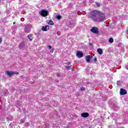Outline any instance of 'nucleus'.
I'll return each mask as SVG.
<instances>
[{
    "label": "nucleus",
    "instance_id": "f257e3e1",
    "mask_svg": "<svg viewBox=\"0 0 128 128\" xmlns=\"http://www.w3.org/2000/svg\"><path fill=\"white\" fill-rule=\"evenodd\" d=\"M105 18L104 14L102 11L94 10L92 11L89 14V18H90L93 22H104Z\"/></svg>",
    "mask_w": 128,
    "mask_h": 128
},
{
    "label": "nucleus",
    "instance_id": "f03ea898",
    "mask_svg": "<svg viewBox=\"0 0 128 128\" xmlns=\"http://www.w3.org/2000/svg\"><path fill=\"white\" fill-rule=\"evenodd\" d=\"M6 76H14V74H18V72H14L12 71H6L5 72Z\"/></svg>",
    "mask_w": 128,
    "mask_h": 128
},
{
    "label": "nucleus",
    "instance_id": "7ed1b4c3",
    "mask_svg": "<svg viewBox=\"0 0 128 128\" xmlns=\"http://www.w3.org/2000/svg\"><path fill=\"white\" fill-rule=\"evenodd\" d=\"M48 12L46 10H42L41 11L40 16H48Z\"/></svg>",
    "mask_w": 128,
    "mask_h": 128
},
{
    "label": "nucleus",
    "instance_id": "20e7f679",
    "mask_svg": "<svg viewBox=\"0 0 128 128\" xmlns=\"http://www.w3.org/2000/svg\"><path fill=\"white\" fill-rule=\"evenodd\" d=\"M90 32L94 34H98V29L96 27H93L90 30Z\"/></svg>",
    "mask_w": 128,
    "mask_h": 128
},
{
    "label": "nucleus",
    "instance_id": "39448f33",
    "mask_svg": "<svg viewBox=\"0 0 128 128\" xmlns=\"http://www.w3.org/2000/svg\"><path fill=\"white\" fill-rule=\"evenodd\" d=\"M76 56L78 58H82L84 56V53L81 51H77L76 52Z\"/></svg>",
    "mask_w": 128,
    "mask_h": 128
},
{
    "label": "nucleus",
    "instance_id": "423d86ee",
    "mask_svg": "<svg viewBox=\"0 0 128 128\" xmlns=\"http://www.w3.org/2000/svg\"><path fill=\"white\" fill-rule=\"evenodd\" d=\"M128 94V92L124 88H121L120 90V96H124V94Z\"/></svg>",
    "mask_w": 128,
    "mask_h": 128
},
{
    "label": "nucleus",
    "instance_id": "0eeeda50",
    "mask_svg": "<svg viewBox=\"0 0 128 128\" xmlns=\"http://www.w3.org/2000/svg\"><path fill=\"white\" fill-rule=\"evenodd\" d=\"M42 30L43 32H46L50 30V26L48 25L43 26L42 28Z\"/></svg>",
    "mask_w": 128,
    "mask_h": 128
},
{
    "label": "nucleus",
    "instance_id": "6e6552de",
    "mask_svg": "<svg viewBox=\"0 0 128 128\" xmlns=\"http://www.w3.org/2000/svg\"><path fill=\"white\" fill-rule=\"evenodd\" d=\"M85 58L86 60V62L88 64L90 63V56H86Z\"/></svg>",
    "mask_w": 128,
    "mask_h": 128
},
{
    "label": "nucleus",
    "instance_id": "1a4fd4ad",
    "mask_svg": "<svg viewBox=\"0 0 128 128\" xmlns=\"http://www.w3.org/2000/svg\"><path fill=\"white\" fill-rule=\"evenodd\" d=\"M88 116H89L88 113H87V112H84L81 114V116H82V118H88Z\"/></svg>",
    "mask_w": 128,
    "mask_h": 128
},
{
    "label": "nucleus",
    "instance_id": "9d476101",
    "mask_svg": "<svg viewBox=\"0 0 128 128\" xmlns=\"http://www.w3.org/2000/svg\"><path fill=\"white\" fill-rule=\"evenodd\" d=\"M97 52H98V54H102V52H103L102 49L98 48L97 50Z\"/></svg>",
    "mask_w": 128,
    "mask_h": 128
},
{
    "label": "nucleus",
    "instance_id": "9b49d317",
    "mask_svg": "<svg viewBox=\"0 0 128 128\" xmlns=\"http://www.w3.org/2000/svg\"><path fill=\"white\" fill-rule=\"evenodd\" d=\"M28 38L32 42V39L34 38V36H32V34H29L28 36Z\"/></svg>",
    "mask_w": 128,
    "mask_h": 128
},
{
    "label": "nucleus",
    "instance_id": "f8f14e48",
    "mask_svg": "<svg viewBox=\"0 0 128 128\" xmlns=\"http://www.w3.org/2000/svg\"><path fill=\"white\" fill-rule=\"evenodd\" d=\"M48 24H50V26H54V22L52 20H50L48 22Z\"/></svg>",
    "mask_w": 128,
    "mask_h": 128
},
{
    "label": "nucleus",
    "instance_id": "ddd939ff",
    "mask_svg": "<svg viewBox=\"0 0 128 128\" xmlns=\"http://www.w3.org/2000/svg\"><path fill=\"white\" fill-rule=\"evenodd\" d=\"M108 42L110 44H112V42H114V38H110L109 40H108Z\"/></svg>",
    "mask_w": 128,
    "mask_h": 128
},
{
    "label": "nucleus",
    "instance_id": "4468645a",
    "mask_svg": "<svg viewBox=\"0 0 128 128\" xmlns=\"http://www.w3.org/2000/svg\"><path fill=\"white\" fill-rule=\"evenodd\" d=\"M56 18L57 20H60V18H62V16L58 15L56 16Z\"/></svg>",
    "mask_w": 128,
    "mask_h": 128
},
{
    "label": "nucleus",
    "instance_id": "2eb2a0df",
    "mask_svg": "<svg viewBox=\"0 0 128 128\" xmlns=\"http://www.w3.org/2000/svg\"><path fill=\"white\" fill-rule=\"evenodd\" d=\"M26 32L27 34H28V32H30V28H28V30H26Z\"/></svg>",
    "mask_w": 128,
    "mask_h": 128
},
{
    "label": "nucleus",
    "instance_id": "dca6fc26",
    "mask_svg": "<svg viewBox=\"0 0 128 128\" xmlns=\"http://www.w3.org/2000/svg\"><path fill=\"white\" fill-rule=\"evenodd\" d=\"M94 62H98V59L96 58V57H95V58H94Z\"/></svg>",
    "mask_w": 128,
    "mask_h": 128
},
{
    "label": "nucleus",
    "instance_id": "f3484780",
    "mask_svg": "<svg viewBox=\"0 0 128 128\" xmlns=\"http://www.w3.org/2000/svg\"><path fill=\"white\" fill-rule=\"evenodd\" d=\"M66 70H69L70 68V66H66Z\"/></svg>",
    "mask_w": 128,
    "mask_h": 128
},
{
    "label": "nucleus",
    "instance_id": "a211bd4d",
    "mask_svg": "<svg viewBox=\"0 0 128 128\" xmlns=\"http://www.w3.org/2000/svg\"><path fill=\"white\" fill-rule=\"evenodd\" d=\"M48 48H49V50H52V46H48Z\"/></svg>",
    "mask_w": 128,
    "mask_h": 128
},
{
    "label": "nucleus",
    "instance_id": "6ab92c4d",
    "mask_svg": "<svg viewBox=\"0 0 128 128\" xmlns=\"http://www.w3.org/2000/svg\"><path fill=\"white\" fill-rule=\"evenodd\" d=\"M80 90H82V91L84 90V88H80Z\"/></svg>",
    "mask_w": 128,
    "mask_h": 128
},
{
    "label": "nucleus",
    "instance_id": "aec40b11",
    "mask_svg": "<svg viewBox=\"0 0 128 128\" xmlns=\"http://www.w3.org/2000/svg\"><path fill=\"white\" fill-rule=\"evenodd\" d=\"M2 39L0 38V44H2Z\"/></svg>",
    "mask_w": 128,
    "mask_h": 128
},
{
    "label": "nucleus",
    "instance_id": "412c9836",
    "mask_svg": "<svg viewBox=\"0 0 128 128\" xmlns=\"http://www.w3.org/2000/svg\"><path fill=\"white\" fill-rule=\"evenodd\" d=\"M96 6H100V4L98 3H96Z\"/></svg>",
    "mask_w": 128,
    "mask_h": 128
},
{
    "label": "nucleus",
    "instance_id": "4be33fe9",
    "mask_svg": "<svg viewBox=\"0 0 128 128\" xmlns=\"http://www.w3.org/2000/svg\"><path fill=\"white\" fill-rule=\"evenodd\" d=\"M125 68H126L127 70H128V66H126Z\"/></svg>",
    "mask_w": 128,
    "mask_h": 128
},
{
    "label": "nucleus",
    "instance_id": "5701e85b",
    "mask_svg": "<svg viewBox=\"0 0 128 128\" xmlns=\"http://www.w3.org/2000/svg\"><path fill=\"white\" fill-rule=\"evenodd\" d=\"M51 52H54V49H52V50H51Z\"/></svg>",
    "mask_w": 128,
    "mask_h": 128
},
{
    "label": "nucleus",
    "instance_id": "b1692460",
    "mask_svg": "<svg viewBox=\"0 0 128 128\" xmlns=\"http://www.w3.org/2000/svg\"><path fill=\"white\" fill-rule=\"evenodd\" d=\"M13 24H16V22H14Z\"/></svg>",
    "mask_w": 128,
    "mask_h": 128
},
{
    "label": "nucleus",
    "instance_id": "393cba45",
    "mask_svg": "<svg viewBox=\"0 0 128 128\" xmlns=\"http://www.w3.org/2000/svg\"><path fill=\"white\" fill-rule=\"evenodd\" d=\"M70 64V62H68V64Z\"/></svg>",
    "mask_w": 128,
    "mask_h": 128
},
{
    "label": "nucleus",
    "instance_id": "a878e982",
    "mask_svg": "<svg viewBox=\"0 0 128 128\" xmlns=\"http://www.w3.org/2000/svg\"><path fill=\"white\" fill-rule=\"evenodd\" d=\"M91 58H92V56Z\"/></svg>",
    "mask_w": 128,
    "mask_h": 128
}]
</instances>
